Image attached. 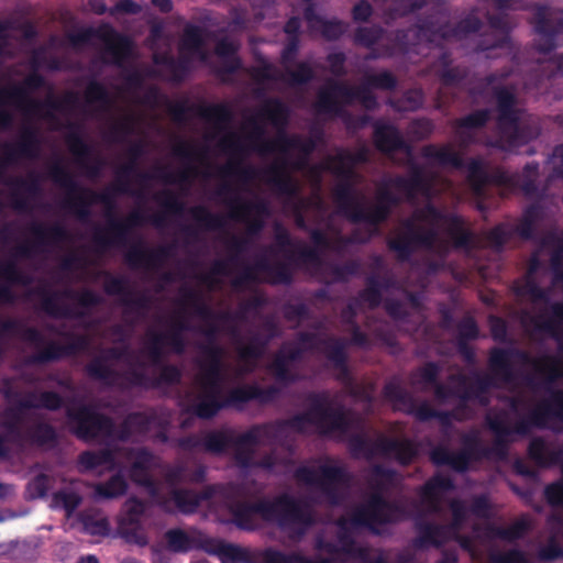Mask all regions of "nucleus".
I'll return each mask as SVG.
<instances>
[{"label": "nucleus", "instance_id": "nucleus-35", "mask_svg": "<svg viewBox=\"0 0 563 563\" xmlns=\"http://www.w3.org/2000/svg\"><path fill=\"white\" fill-rule=\"evenodd\" d=\"M508 362V355L506 352L501 350L494 351L490 357V363L493 371L499 375V374H508V369L506 367Z\"/></svg>", "mask_w": 563, "mask_h": 563}, {"label": "nucleus", "instance_id": "nucleus-38", "mask_svg": "<svg viewBox=\"0 0 563 563\" xmlns=\"http://www.w3.org/2000/svg\"><path fill=\"white\" fill-rule=\"evenodd\" d=\"M30 406H42L45 408L54 409L60 405V399L56 394L45 393L41 395L37 400H32L29 402Z\"/></svg>", "mask_w": 563, "mask_h": 563}, {"label": "nucleus", "instance_id": "nucleus-4", "mask_svg": "<svg viewBox=\"0 0 563 563\" xmlns=\"http://www.w3.org/2000/svg\"><path fill=\"white\" fill-rule=\"evenodd\" d=\"M451 510L453 515V523L449 528H441L437 531L435 536H432V542L441 543L442 538L440 534L444 533L445 538L455 539L464 549H466L472 556L477 555V549L474 542L470 539L461 536L460 530L464 526L474 523L475 519L483 520L484 528H474V539L479 543H485L486 540H490L495 537H501L505 539L519 538L525 531L527 523L525 520L518 521L507 530H500L492 526L488 520V508L486 499H479L475 503L471 510L466 509L464 505L459 501L451 504Z\"/></svg>", "mask_w": 563, "mask_h": 563}, {"label": "nucleus", "instance_id": "nucleus-2", "mask_svg": "<svg viewBox=\"0 0 563 563\" xmlns=\"http://www.w3.org/2000/svg\"><path fill=\"white\" fill-rule=\"evenodd\" d=\"M398 519L397 511L388 505L380 494H375L364 506L356 509L351 517L342 518L336 530L340 533L334 543L321 539L319 550L331 555L323 563H330L341 556V552L347 555L363 556V549L357 547L354 541V533L362 527H366L374 532H380L378 526Z\"/></svg>", "mask_w": 563, "mask_h": 563}, {"label": "nucleus", "instance_id": "nucleus-64", "mask_svg": "<svg viewBox=\"0 0 563 563\" xmlns=\"http://www.w3.org/2000/svg\"><path fill=\"white\" fill-rule=\"evenodd\" d=\"M124 563H137V562H134V561H125Z\"/></svg>", "mask_w": 563, "mask_h": 563}, {"label": "nucleus", "instance_id": "nucleus-39", "mask_svg": "<svg viewBox=\"0 0 563 563\" xmlns=\"http://www.w3.org/2000/svg\"><path fill=\"white\" fill-rule=\"evenodd\" d=\"M551 12L548 8H539L536 12V24L540 33L547 34L550 30L549 16Z\"/></svg>", "mask_w": 563, "mask_h": 563}, {"label": "nucleus", "instance_id": "nucleus-19", "mask_svg": "<svg viewBox=\"0 0 563 563\" xmlns=\"http://www.w3.org/2000/svg\"><path fill=\"white\" fill-rule=\"evenodd\" d=\"M533 369L537 375L547 379L563 377V358L545 356L533 363Z\"/></svg>", "mask_w": 563, "mask_h": 563}, {"label": "nucleus", "instance_id": "nucleus-56", "mask_svg": "<svg viewBox=\"0 0 563 563\" xmlns=\"http://www.w3.org/2000/svg\"><path fill=\"white\" fill-rule=\"evenodd\" d=\"M11 487L7 485H0V497H5L11 493Z\"/></svg>", "mask_w": 563, "mask_h": 563}, {"label": "nucleus", "instance_id": "nucleus-26", "mask_svg": "<svg viewBox=\"0 0 563 563\" xmlns=\"http://www.w3.org/2000/svg\"><path fill=\"white\" fill-rule=\"evenodd\" d=\"M124 510L125 516L121 521V531L129 533L133 530L132 526L139 521L140 516L143 514L144 505L139 500L131 499L125 504Z\"/></svg>", "mask_w": 563, "mask_h": 563}, {"label": "nucleus", "instance_id": "nucleus-6", "mask_svg": "<svg viewBox=\"0 0 563 563\" xmlns=\"http://www.w3.org/2000/svg\"><path fill=\"white\" fill-rule=\"evenodd\" d=\"M298 481L317 495V498L338 503L339 495L346 487V479L339 462L321 459L301 466L297 472Z\"/></svg>", "mask_w": 563, "mask_h": 563}, {"label": "nucleus", "instance_id": "nucleus-12", "mask_svg": "<svg viewBox=\"0 0 563 563\" xmlns=\"http://www.w3.org/2000/svg\"><path fill=\"white\" fill-rule=\"evenodd\" d=\"M70 418L76 432L84 439H93L111 433V421L89 408H84L76 413L71 412Z\"/></svg>", "mask_w": 563, "mask_h": 563}, {"label": "nucleus", "instance_id": "nucleus-33", "mask_svg": "<svg viewBox=\"0 0 563 563\" xmlns=\"http://www.w3.org/2000/svg\"><path fill=\"white\" fill-rule=\"evenodd\" d=\"M468 177L473 186L478 189L485 180V173L483 169V163L481 161H471L467 165Z\"/></svg>", "mask_w": 563, "mask_h": 563}, {"label": "nucleus", "instance_id": "nucleus-14", "mask_svg": "<svg viewBox=\"0 0 563 563\" xmlns=\"http://www.w3.org/2000/svg\"><path fill=\"white\" fill-rule=\"evenodd\" d=\"M102 36L106 48L111 54L113 62L122 63L132 52L131 42L115 33L111 27H103Z\"/></svg>", "mask_w": 563, "mask_h": 563}, {"label": "nucleus", "instance_id": "nucleus-46", "mask_svg": "<svg viewBox=\"0 0 563 563\" xmlns=\"http://www.w3.org/2000/svg\"><path fill=\"white\" fill-rule=\"evenodd\" d=\"M235 46L233 43H221L217 47V53L221 56H230L234 53Z\"/></svg>", "mask_w": 563, "mask_h": 563}, {"label": "nucleus", "instance_id": "nucleus-31", "mask_svg": "<svg viewBox=\"0 0 563 563\" xmlns=\"http://www.w3.org/2000/svg\"><path fill=\"white\" fill-rule=\"evenodd\" d=\"M486 120L487 113L485 111H478L465 118L457 131L460 139L464 142V134L471 129L481 126Z\"/></svg>", "mask_w": 563, "mask_h": 563}, {"label": "nucleus", "instance_id": "nucleus-63", "mask_svg": "<svg viewBox=\"0 0 563 563\" xmlns=\"http://www.w3.org/2000/svg\"><path fill=\"white\" fill-rule=\"evenodd\" d=\"M560 68L563 70V57H562V59L560 60Z\"/></svg>", "mask_w": 563, "mask_h": 563}, {"label": "nucleus", "instance_id": "nucleus-21", "mask_svg": "<svg viewBox=\"0 0 563 563\" xmlns=\"http://www.w3.org/2000/svg\"><path fill=\"white\" fill-rule=\"evenodd\" d=\"M550 416H555L563 420V393L554 395L550 404L538 409L533 418L534 423L545 426Z\"/></svg>", "mask_w": 563, "mask_h": 563}, {"label": "nucleus", "instance_id": "nucleus-62", "mask_svg": "<svg viewBox=\"0 0 563 563\" xmlns=\"http://www.w3.org/2000/svg\"><path fill=\"white\" fill-rule=\"evenodd\" d=\"M531 292H532V297H534V298H537V297H541V296H542L541 294H538V295H537V294H534V290H533V289H531Z\"/></svg>", "mask_w": 563, "mask_h": 563}, {"label": "nucleus", "instance_id": "nucleus-41", "mask_svg": "<svg viewBox=\"0 0 563 563\" xmlns=\"http://www.w3.org/2000/svg\"><path fill=\"white\" fill-rule=\"evenodd\" d=\"M371 5L366 1H361L355 5L353 10L354 19L358 21H364L371 15Z\"/></svg>", "mask_w": 563, "mask_h": 563}, {"label": "nucleus", "instance_id": "nucleus-5", "mask_svg": "<svg viewBox=\"0 0 563 563\" xmlns=\"http://www.w3.org/2000/svg\"><path fill=\"white\" fill-rule=\"evenodd\" d=\"M446 184L440 177L430 180L421 179L420 177L406 180L397 179L382 188L378 192L377 205L375 208L360 207L356 211L351 212L350 216L357 220H365L372 224L382 221L386 214L389 202L401 198H415L418 195L430 197L435 195Z\"/></svg>", "mask_w": 563, "mask_h": 563}, {"label": "nucleus", "instance_id": "nucleus-60", "mask_svg": "<svg viewBox=\"0 0 563 563\" xmlns=\"http://www.w3.org/2000/svg\"><path fill=\"white\" fill-rule=\"evenodd\" d=\"M362 32H363V31H361V32H360V34H358V38H360V41L364 42L366 45H369V44L372 43V40H365V38L362 36Z\"/></svg>", "mask_w": 563, "mask_h": 563}, {"label": "nucleus", "instance_id": "nucleus-42", "mask_svg": "<svg viewBox=\"0 0 563 563\" xmlns=\"http://www.w3.org/2000/svg\"><path fill=\"white\" fill-rule=\"evenodd\" d=\"M338 161L341 166L333 164V165L329 166V168H332L339 175H344L350 169L351 159L345 154H340V155H338Z\"/></svg>", "mask_w": 563, "mask_h": 563}, {"label": "nucleus", "instance_id": "nucleus-37", "mask_svg": "<svg viewBox=\"0 0 563 563\" xmlns=\"http://www.w3.org/2000/svg\"><path fill=\"white\" fill-rule=\"evenodd\" d=\"M264 561L265 563H302V560L298 556H289L274 550L265 552Z\"/></svg>", "mask_w": 563, "mask_h": 563}, {"label": "nucleus", "instance_id": "nucleus-50", "mask_svg": "<svg viewBox=\"0 0 563 563\" xmlns=\"http://www.w3.org/2000/svg\"><path fill=\"white\" fill-rule=\"evenodd\" d=\"M559 158L561 159L563 166V145L558 147L553 153L552 162L554 165H556V161Z\"/></svg>", "mask_w": 563, "mask_h": 563}, {"label": "nucleus", "instance_id": "nucleus-49", "mask_svg": "<svg viewBox=\"0 0 563 563\" xmlns=\"http://www.w3.org/2000/svg\"><path fill=\"white\" fill-rule=\"evenodd\" d=\"M91 8L97 13H102L106 10V5L102 3L101 0H91Z\"/></svg>", "mask_w": 563, "mask_h": 563}, {"label": "nucleus", "instance_id": "nucleus-27", "mask_svg": "<svg viewBox=\"0 0 563 563\" xmlns=\"http://www.w3.org/2000/svg\"><path fill=\"white\" fill-rule=\"evenodd\" d=\"M82 529L92 536H104L109 532V523L100 514L86 515L82 518Z\"/></svg>", "mask_w": 563, "mask_h": 563}, {"label": "nucleus", "instance_id": "nucleus-61", "mask_svg": "<svg viewBox=\"0 0 563 563\" xmlns=\"http://www.w3.org/2000/svg\"><path fill=\"white\" fill-rule=\"evenodd\" d=\"M210 448H211L212 450H220V449H221V445H220V444L212 445V444L210 443Z\"/></svg>", "mask_w": 563, "mask_h": 563}, {"label": "nucleus", "instance_id": "nucleus-48", "mask_svg": "<svg viewBox=\"0 0 563 563\" xmlns=\"http://www.w3.org/2000/svg\"><path fill=\"white\" fill-rule=\"evenodd\" d=\"M497 4L501 9H515V0H496Z\"/></svg>", "mask_w": 563, "mask_h": 563}, {"label": "nucleus", "instance_id": "nucleus-3", "mask_svg": "<svg viewBox=\"0 0 563 563\" xmlns=\"http://www.w3.org/2000/svg\"><path fill=\"white\" fill-rule=\"evenodd\" d=\"M233 515L236 525L243 529H254L260 521H266L275 522L294 534L303 532L311 521L310 507L288 497L239 505L233 509Z\"/></svg>", "mask_w": 563, "mask_h": 563}, {"label": "nucleus", "instance_id": "nucleus-45", "mask_svg": "<svg viewBox=\"0 0 563 563\" xmlns=\"http://www.w3.org/2000/svg\"><path fill=\"white\" fill-rule=\"evenodd\" d=\"M489 424L492 429L497 433H506L509 431V427L504 419L493 420L489 418Z\"/></svg>", "mask_w": 563, "mask_h": 563}, {"label": "nucleus", "instance_id": "nucleus-7", "mask_svg": "<svg viewBox=\"0 0 563 563\" xmlns=\"http://www.w3.org/2000/svg\"><path fill=\"white\" fill-rule=\"evenodd\" d=\"M152 464L153 457L145 451L87 452L80 457V466L84 470H97L104 466L107 468L118 467L121 471L131 466V477L133 481L147 487L151 493H154L148 474Z\"/></svg>", "mask_w": 563, "mask_h": 563}, {"label": "nucleus", "instance_id": "nucleus-16", "mask_svg": "<svg viewBox=\"0 0 563 563\" xmlns=\"http://www.w3.org/2000/svg\"><path fill=\"white\" fill-rule=\"evenodd\" d=\"M200 497L191 492L174 490L172 498L164 501L167 510H179L181 512H191L199 505Z\"/></svg>", "mask_w": 563, "mask_h": 563}, {"label": "nucleus", "instance_id": "nucleus-29", "mask_svg": "<svg viewBox=\"0 0 563 563\" xmlns=\"http://www.w3.org/2000/svg\"><path fill=\"white\" fill-rule=\"evenodd\" d=\"M125 487L126 485L124 479L120 475H117L112 477L111 481L106 485H98L96 493L98 496L111 498L123 494Z\"/></svg>", "mask_w": 563, "mask_h": 563}, {"label": "nucleus", "instance_id": "nucleus-34", "mask_svg": "<svg viewBox=\"0 0 563 563\" xmlns=\"http://www.w3.org/2000/svg\"><path fill=\"white\" fill-rule=\"evenodd\" d=\"M530 454L533 460L540 465L550 464L548 459V448L541 440H534L530 445Z\"/></svg>", "mask_w": 563, "mask_h": 563}, {"label": "nucleus", "instance_id": "nucleus-57", "mask_svg": "<svg viewBox=\"0 0 563 563\" xmlns=\"http://www.w3.org/2000/svg\"><path fill=\"white\" fill-rule=\"evenodd\" d=\"M275 372L278 376L284 377V364H280L279 361L275 364Z\"/></svg>", "mask_w": 563, "mask_h": 563}, {"label": "nucleus", "instance_id": "nucleus-8", "mask_svg": "<svg viewBox=\"0 0 563 563\" xmlns=\"http://www.w3.org/2000/svg\"><path fill=\"white\" fill-rule=\"evenodd\" d=\"M222 371L223 363L219 353L210 355V360L201 366L198 396L191 405L192 411L202 418L213 416L222 406Z\"/></svg>", "mask_w": 563, "mask_h": 563}, {"label": "nucleus", "instance_id": "nucleus-18", "mask_svg": "<svg viewBox=\"0 0 563 563\" xmlns=\"http://www.w3.org/2000/svg\"><path fill=\"white\" fill-rule=\"evenodd\" d=\"M375 141L377 146L386 153L394 152L404 146V141L399 132L393 126L378 128L376 130Z\"/></svg>", "mask_w": 563, "mask_h": 563}, {"label": "nucleus", "instance_id": "nucleus-44", "mask_svg": "<svg viewBox=\"0 0 563 563\" xmlns=\"http://www.w3.org/2000/svg\"><path fill=\"white\" fill-rule=\"evenodd\" d=\"M311 76V70L307 65H300L298 67V73L294 75V80L297 82H301L307 80Z\"/></svg>", "mask_w": 563, "mask_h": 563}, {"label": "nucleus", "instance_id": "nucleus-58", "mask_svg": "<svg viewBox=\"0 0 563 563\" xmlns=\"http://www.w3.org/2000/svg\"><path fill=\"white\" fill-rule=\"evenodd\" d=\"M79 563H98V560L95 556H87L81 559Z\"/></svg>", "mask_w": 563, "mask_h": 563}, {"label": "nucleus", "instance_id": "nucleus-47", "mask_svg": "<svg viewBox=\"0 0 563 563\" xmlns=\"http://www.w3.org/2000/svg\"><path fill=\"white\" fill-rule=\"evenodd\" d=\"M44 482H45V479H44V478H37V479L32 484V486H35V487H36V493L33 495L34 497H35V496H42V495H44V493H45V485H44Z\"/></svg>", "mask_w": 563, "mask_h": 563}, {"label": "nucleus", "instance_id": "nucleus-36", "mask_svg": "<svg viewBox=\"0 0 563 563\" xmlns=\"http://www.w3.org/2000/svg\"><path fill=\"white\" fill-rule=\"evenodd\" d=\"M490 563H528V558L518 551H510L505 554L492 555Z\"/></svg>", "mask_w": 563, "mask_h": 563}, {"label": "nucleus", "instance_id": "nucleus-25", "mask_svg": "<svg viewBox=\"0 0 563 563\" xmlns=\"http://www.w3.org/2000/svg\"><path fill=\"white\" fill-rule=\"evenodd\" d=\"M296 145L297 140L289 139L287 135L280 133L277 139L268 145L266 151L278 155L282 163L285 164L288 156L295 151Z\"/></svg>", "mask_w": 563, "mask_h": 563}, {"label": "nucleus", "instance_id": "nucleus-52", "mask_svg": "<svg viewBox=\"0 0 563 563\" xmlns=\"http://www.w3.org/2000/svg\"><path fill=\"white\" fill-rule=\"evenodd\" d=\"M154 3L161 7L162 10L168 11L172 7L170 0H153Z\"/></svg>", "mask_w": 563, "mask_h": 563}, {"label": "nucleus", "instance_id": "nucleus-43", "mask_svg": "<svg viewBox=\"0 0 563 563\" xmlns=\"http://www.w3.org/2000/svg\"><path fill=\"white\" fill-rule=\"evenodd\" d=\"M492 331L496 339H503L506 334V325L504 321L494 319L492 321Z\"/></svg>", "mask_w": 563, "mask_h": 563}, {"label": "nucleus", "instance_id": "nucleus-55", "mask_svg": "<svg viewBox=\"0 0 563 563\" xmlns=\"http://www.w3.org/2000/svg\"><path fill=\"white\" fill-rule=\"evenodd\" d=\"M424 375L428 380H432L435 375V367L433 365H428L424 368Z\"/></svg>", "mask_w": 563, "mask_h": 563}, {"label": "nucleus", "instance_id": "nucleus-53", "mask_svg": "<svg viewBox=\"0 0 563 563\" xmlns=\"http://www.w3.org/2000/svg\"><path fill=\"white\" fill-rule=\"evenodd\" d=\"M553 286L554 288H561L563 290V272L555 275Z\"/></svg>", "mask_w": 563, "mask_h": 563}, {"label": "nucleus", "instance_id": "nucleus-28", "mask_svg": "<svg viewBox=\"0 0 563 563\" xmlns=\"http://www.w3.org/2000/svg\"><path fill=\"white\" fill-rule=\"evenodd\" d=\"M20 427L18 421H13L11 418L0 422V455L5 453L2 448L3 444L15 441L19 437Z\"/></svg>", "mask_w": 563, "mask_h": 563}, {"label": "nucleus", "instance_id": "nucleus-54", "mask_svg": "<svg viewBox=\"0 0 563 563\" xmlns=\"http://www.w3.org/2000/svg\"><path fill=\"white\" fill-rule=\"evenodd\" d=\"M424 0H401L410 9L419 8L422 5Z\"/></svg>", "mask_w": 563, "mask_h": 563}, {"label": "nucleus", "instance_id": "nucleus-9", "mask_svg": "<svg viewBox=\"0 0 563 563\" xmlns=\"http://www.w3.org/2000/svg\"><path fill=\"white\" fill-rule=\"evenodd\" d=\"M394 78L387 73L371 75L367 79V87L353 90L343 85H335L320 93L318 108L324 112H336L339 104L360 101L364 107L372 108L375 100L372 93V87L390 88L394 86Z\"/></svg>", "mask_w": 563, "mask_h": 563}, {"label": "nucleus", "instance_id": "nucleus-10", "mask_svg": "<svg viewBox=\"0 0 563 563\" xmlns=\"http://www.w3.org/2000/svg\"><path fill=\"white\" fill-rule=\"evenodd\" d=\"M355 420L350 412L332 409L325 405H316L309 412L295 420V427L301 431H319L340 438L347 435Z\"/></svg>", "mask_w": 563, "mask_h": 563}, {"label": "nucleus", "instance_id": "nucleus-59", "mask_svg": "<svg viewBox=\"0 0 563 563\" xmlns=\"http://www.w3.org/2000/svg\"><path fill=\"white\" fill-rule=\"evenodd\" d=\"M262 465L265 467H273L275 465V462L267 460V461H264Z\"/></svg>", "mask_w": 563, "mask_h": 563}, {"label": "nucleus", "instance_id": "nucleus-13", "mask_svg": "<svg viewBox=\"0 0 563 563\" xmlns=\"http://www.w3.org/2000/svg\"><path fill=\"white\" fill-rule=\"evenodd\" d=\"M452 483L448 476L438 475L421 492V503L428 510H437L440 499L449 492Z\"/></svg>", "mask_w": 563, "mask_h": 563}, {"label": "nucleus", "instance_id": "nucleus-40", "mask_svg": "<svg viewBox=\"0 0 563 563\" xmlns=\"http://www.w3.org/2000/svg\"><path fill=\"white\" fill-rule=\"evenodd\" d=\"M255 396V390L252 387H238L231 393V397L229 399L230 402H241L253 398Z\"/></svg>", "mask_w": 563, "mask_h": 563}, {"label": "nucleus", "instance_id": "nucleus-24", "mask_svg": "<svg viewBox=\"0 0 563 563\" xmlns=\"http://www.w3.org/2000/svg\"><path fill=\"white\" fill-rule=\"evenodd\" d=\"M552 536L550 540V544L547 549L542 551V556L544 559H553L561 554V543L563 542V520L558 519L552 521Z\"/></svg>", "mask_w": 563, "mask_h": 563}, {"label": "nucleus", "instance_id": "nucleus-11", "mask_svg": "<svg viewBox=\"0 0 563 563\" xmlns=\"http://www.w3.org/2000/svg\"><path fill=\"white\" fill-rule=\"evenodd\" d=\"M498 102V124L501 131V137L509 144L516 146L519 144V117L515 108L514 95L509 90H500L497 93Z\"/></svg>", "mask_w": 563, "mask_h": 563}, {"label": "nucleus", "instance_id": "nucleus-23", "mask_svg": "<svg viewBox=\"0 0 563 563\" xmlns=\"http://www.w3.org/2000/svg\"><path fill=\"white\" fill-rule=\"evenodd\" d=\"M181 51L185 55H189L191 58L205 60V52L201 43L200 35L196 30H187Z\"/></svg>", "mask_w": 563, "mask_h": 563}, {"label": "nucleus", "instance_id": "nucleus-51", "mask_svg": "<svg viewBox=\"0 0 563 563\" xmlns=\"http://www.w3.org/2000/svg\"><path fill=\"white\" fill-rule=\"evenodd\" d=\"M299 23H298V20L297 19H291L287 24H286V32L287 33H292L297 30Z\"/></svg>", "mask_w": 563, "mask_h": 563}, {"label": "nucleus", "instance_id": "nucleus-22", "mask_svg": "<svg viewBox=\"0 0 563 563\" xmlns=\"http://www.w3.org/2000/svg\"><path fill=\"white\" fill-rule=\"evenodd\" d=\"M388 455L397 459L401 464H407L416 454L413 444L405 440L390 441L385 448Z\"/></svg>", "mask_w": 563, "mask_h": 563}, {"label": "nucleus", "instance_id": "nucleus-32", "mask_svg": "<svg viewBox=\"0 0 563 563\" xmlns=\"http://www.w3.org/2000/svg\"><path fill=\"white\" fill-rule=\"evenodd\" d=\"M55 500L57 504L62 505L66 510L67 516L77 508L80 501V497L75 492H59L55 496Z\"/></svg>", "mask_w": 563, "mask_h": 563}, {"label": "nucleus", "instance_id": "nucleus-17", "mask_svg": "<svg viewBox=\"0 0 563 563\" xmlns=\"http://www.w3.org/2000/svg\"><path fill=\"white\" fill-rule=\"evenodd\" d=\"M431 459L437 464H448L459 471L465 470L471 462L468 453L453 454L443 446L434 449Z\"/></svg>", "mask_w": 563, "mask_h": 563}, {"label": "nucleus", "instance_id": "nucleus-15", "mask_svg": "<svg viewBox=\"0 0 563 563\" xmlns=\"http://www.w3.org/2000/svg\"><path fill=\"white\" fill-rule=\"evenodd\" d=\"M534 327L552 336L563 333V305L554 306L550 317H538Z\"/></svg>", "mask_w": 563, "mask_h": 563}, {"label": "nucleus", "instance_id": "nucleus-20", "mask_svg": "<svg viewBox=\"0 0 563 563\" xmlns=\"http://www.w3.org/2000/svg\"><path fill=\"white\" fill-rule=\"evenodd\" d=\"M427 156L441 165H452L459 167L462 165V157L454 146L430 147L427 150Z\"/></svg>", "mask_w": 563, "mask_h": 563}, {"label": "nucleus", "instance_id": "nucleus-30", "mask_svg": "<svg viewBox=\"0 0 563 563\" xmlns=\"http://www.w3.org/2000/svg\"><path fill=\"white\" fill-rule=\"evenodd\" d=\"M167 544L173 551H187L191 548V539L183 531L167 533Z\"/></svg>", "mask_w": 563, "mask_h": 563}, {"label": "nucleus", "instance_id": "nucleus-1", "mask_svg": "<svg viewBox=\"0 0 563 563\" xmlns=\"http://www.w3.org/2000/svg\"><path fill=\"white\" fill-rule=\"evenodd\" d=\"M467 242L468 234L462 230L456 218L442 214L433 207L427 206L390 240V246L401 254L418 244L442 253L451 243L463 246Z\"/></svg>", "mask_w": 563, "mask_h": 563}]
</instances>
